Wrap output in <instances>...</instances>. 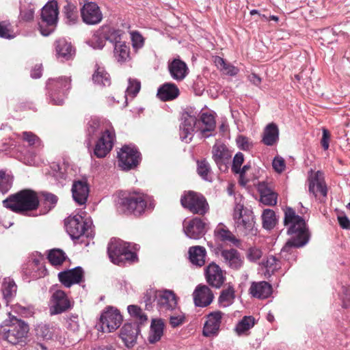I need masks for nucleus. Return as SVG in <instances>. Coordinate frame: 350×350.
Returning <instances> with one entry per match:
<instances>
[{"instance_id": "nucleus-58", "label": "nucleus", "mask_w": 350, "mask_h": 350, "mask_svg": "<svg viewBox=\"0 0 350 350\" xmlns=\"http://www.w3.org/2000/svg\"><path fill=\"white\" fill-rule=\"evenodd\" d=\"M23 139L24 141L28 142L29 146H40V138L31 132H23Z\"/></svg>"}, {"instance_id": "nucleus-13", "label": "nucleus", "mask_w": 350, "mask_h": 350, "mask_svg": "<svg viewBox=\"0 0 350 350\" xmlns=\"http://www.w3.org/2000/svg\"><path fill=\"white\" fill-rule=\"evenodd\" d=\"M71 308L70 301L62 290L55 291L50 298L49 312L51 315L65 312Z\"/></svg>"}, {"instance_id": "nucleus-51", "label": "nucleus", "mask_w": 350, "mask_h": 350, "mask_svg": "<svg viewBox=\"0 0 350 350\" xmlns=\"http://www.w3.org/2000/svg\"><path fill=\"white\" fill-rule=\"evenodd\" d=\"M141 89V83L136 79H129V85L126 88V93L127 95L134 98L138 94Z\"/></svg>"}, {"instance_id": "nucleus-27", "label": "nucleus", "mask_w": 350, "mask_h": 350, "mask_svg": "<svg viewBox=\"0 0 350 350\" xmlns=\"http://www.w3.org/2000/svg\"><path fill=\"white\" fill-rule=\"evenodd\" d=\"M224 262L231 269H239L243 265V258L236 249L224 250L221 252Z\"/></svg>"}, {"instance_id": "nucleus-38", "label": "nucleus", "mask_w": 350, "mask_h": 350, "mask_svg": "<svg viewBox=\"0 0 350 350\" xmlns=\"http://www.w3.org/2000/svg\"><path fill=\"white\" fill-rule=\"evenodd\" d=\"M92 81L94 83L100 86H109L111 78L103 67L96 64V70L92 75Z\"/></svg>"}, {"instance_id": "nucleus-9", "label": "nucleus", "mask_w": 350, "mask_h": 350, "mask_svg": "<svg viewBox=\"0 0 350 350\" xmlns=\"http://www.w3.org/2000/svg\"><path fill=\"white\" fill-rule=\"evenodd\" d=\"M118 165L124 171L134 169L139 164L141 153L135 147L124 146L118 152Z\"/></svg>"}, {"instance_id": "nucleus-11", "label": "nucleus", "mask_w": 350, "mask_h": 350, "mask_svg": "<svg viewBox=\"0 0 350 350\" xmlns=\"http://www.w3.org/2000/svg\"><path fill=\"white\" fill-rule=\"evenodd\" d=\"M122 316L117 309L110 308L100 316V328L103 332H111L117 329L121 325Z\"/></svg>"}, {"instance_id": "nucleus-63", "label": "nucleus", "mask_w": 350, "mask_h": 350, "mask_svg": "<svg viewBox=\"0 0 350 350\" xmlns=\"http://www.w3.org/2000/svg\"><path fill=\"white\" fill-rule=\"evenodd\" d=\"M57 197L52 193H46L44 195V204L48 206L49 209L53 207L57 202Z\"/></svg>"}, {"instance_id": "nucleus-42", "label": "nucleus", "mask_w": 350, "mask_h": 350, "mask_svg": "<svg viewBox=\"0 0 350 350\" xmlns=\"http://www.w3.org/2000/svg\"><path fill=\"white\" fill-rule=\"evenodd\" d=\"M47 258L53 266H60L66 260V253L60 249H52L49 251Z\"/></svg>"}, {"instance_id": "nucleus-2", "label": "nucleus", "mask_w": 350, "mask_h": 350, "mask_svg": "<svg viewBox=\"0 0 350 350\" xmlns=\"http://www.w3.org/2000/svg\"><path fill=\"white\" fill-rule=\"evenodd\" d=\"M118 209L126 215L141 216L146 210L154 207V200L141 193H124L117 202Z\"/></svg>"}, {"instance_id": "nucleus-28", "label": "nucleus", "mask_w": 350, "mask_h": 350, "mask_svg": "<svg viewBox=\"0 0 350 350\" xmlns=\"http://www.w3.org/2000/svg\"><path fill=\"white\" fill-rule=\"evenodd\" d=\"M214 235L217 240L221 242L232 244L234 246H239L241 244V241L223 224L217 226L214 230Z\"/></svg>"}, {"instance_id": "nucleus-20", "label": "nucleus", "mask_w": 350, "mask_h": 350, "mask_svg": "<svg viewBox=\"0 0 350 350\" xmlns=\"http://www.w3.org/2000/svg\"><path fill=\"white\" fill-rule=\"evenodd\" d=\"M224 313L219 310L210 312L203 327V335L206 337L216 336L219 330Z\"/></svg>"}, {"instance_id": "nucleus-25", "label": "nucleus", "mask_w": 350, "mask_h": 350, "mask_svg": "<svg viewBox=\"0 0 350 350\" xmlns=\"http://www.w3.org/2000/svg\"><path fill=\"white\" fill-rule=\"evenodd\" d=\"M249 293L253 297L265 299L272 294V286L266 281L253 282L249 288Z\"/></svg>"}, {"instance_id": "nucleus-22", "label": "nucleus", "mask_w": 350, "mask_h": 350, "mask_svg": "<svg viewBox=\"0 0 350 350\" xmlns=\"http://www.w3.org/2000/svg\"><path fill=\"white\" fill-rule=\"evenodd\" d=\"M193 297L196 306L206 307L213 301L214 295L208 286L200 284L196 288Z\"/></svg>"}, {"instance_id": "nucleus-32", "label": "nucleus", "mask_w": 350, "mask_h": 350, "mask_svg": "<svg viewBox=\"0 0 350 350\" xmlns=\"http://www.w3.org/2000/svg\"><path fill=\"white\" fill-rule=\"evenodd\" d=\"M189 256L191 262L200 267L205 264L206 251L202 246H193L189 249Z\"/></svg>"}, {"instance_id": "nucleus-60", "label": "nucleus", "mask_w": 350, "mask_h": 350, "mask_svg": "<svg viewBox=\"0 0 350 350\" xmlns=\"http://www.w3.org/2000/svg\"><path fill=\"white\" fill-rule=\"evenodd\" d=\"M262 252L261 250L256 247H252L249 248L247 253V258L252 262H256L259 260L262 257Z\"/></svg>"}, {"instance_id": "nucleus-21", "label": "nucleus", "mask_w": 350, "mask_h": 350, "mask_svg": "<svg viewBox=\"0 0 350 350\" xmlns=\"http://www.w3.org/2000/svg\"><path fill=\"white\" fill-rule=\"evenodd\" d=\"M197 118L187 112L183 113L180 125V136L183 141L188 143L191 140Z\"/></svg>"}, {"instance_id": "nucleus-46", "label": "nucleus", "mask_w": 350, "mask_h": 350, "mask_svg": "<svg viewBox=\"0 0 350 350\" xmlns=\"http://www.w3.org/2000/svg\"><path fill=\"white\" fill-rule=\"evenodd\" d=\"M200 120L205 126L202 129V133L204 135L206 132L213 131L215 130L216 122L213 115L208 113H203L201 115Z\"/></svg>"}, {"instance_id": "nucleus-48", "label": "nucleus", "mask_w": 350, "mask_h": 350, "mask_svg": "<svg viewBox=\"0 0 350 350\" xmlns=\"http://www.w3.org/2000/svg\"><path fill=\"white\" fill-rule=\"evenodd\" d=\"M128 312L139 321L136 323L137 325L138 323L143 324L148 320L147 316L142 312V310L136 305L129 306Z\"/></svg>"}, {"instance_id": "nucleus-55", "label": "nucleus", "mask_w": 350, "mask_h": 350, "mask_svg": "<svg viewBox=\"0 0 350 350\" xmlns=\"http://www.w3.org/2000/svg\"><path fill=\"white\" fill-rule=\"evenodd\" d=\"M0 37L5 39H11L14 37L10 23L5 21L0 22Z\"/></svg>"}, {"instance_id": "nucleus-17", "label": "nucleus", "mask_w": 350, "mask_h": 350, "mask_svg": "<svg viewBox=\"0 0 350 350\" xmlns=\"http://www.w3.org/2000/svg\"><path fill=\"white\" fill-rule=\"evenodd\" d=\"M83 21L88 25H96L101 22L103 14L99 6L94 2H87L81 8Z\"/></svg>"}, {"instance_id": "nucleus-62", "label": "nucleus", "mask_w": 350, "mask_h": 350, "mask_svg": "<svg viewBox=\"0 0 350 350\" xmlns=\"http://www.w3.org/2000/svg\"><path fill=\"white\" fill-rule=\"evenodd\" d=\"M330 137L331 135L329 131L327 129L323 128L321 145L325 150H327L329 148Z\"/></svg>"}, {"instance_id": "nucleus-47", "label": "nucleus", "mask_w": 350, "mask_h": 350, "mask_svg": "<svg viewBox=\"0 0 350 350\" xmlns=\"http://www.w3.org/2000/svg\"><path fill=\"white\" fill-rule=\"evenodd\" d=\"M64 14L70 23H75L78 20V10L76 5L71 3H68L64 7Z\"/></svg>"}, {"instance_id": "nucleus-16", "label": "nucleus", "mask_w": 350, "mask_h": 350, "mask_svg": "<svg viewBox=\"0 0 350 350\" xmlns=\"http://www.w3.org/2000/svg\"><path fill=\"white\" fill-rule=\"evenodd\" d=\"M308 187L310 193L316 198L319 195L325 198L327 194V189L324 180L323 174L321 171H310L308 176Z\"/></svg>"}, {"instance_id": "nucleus-10", "label": "nucleus", "mask_w": 350, "mask_h": 350, "mask_svg": "<svg viewBox=\"0 0 350 350\" xmlns=\"http://www.w3.org/2000/svg\"><path fill=\"white\" fill-rule=\"evenodd\" d=\"M233 217L237 228L241 229L245 234H247L252 230L254 224L252 212L250 210L244 209L243 205L239 204L236 205Z\"/></svg>"}, {"instance_id": "nucleus-1", "label": "nucleus", "mask_w": 350, "mask_h": 350, "mask_svg": "<svg viewBox=\"0 0 350 350\" xmlns=\"http://www.w3.org/2000/svg\"><path fill=\"white\" fill-rule=\"evenodd\" d=\"M284 224H291L288 234L291 238L282 249V253L289 252L292 247H301L309 240V232L306 228L305 220L296 215L292 208H286L284 212Z\"/></svg>"}, {"instance_id": "nucleus-59", "label": "nucleus", "mask_w": 350, "mask_h": 350, "mask_svg": "<svg viewBox=\"0 0 350 350\" xmlns=\"http://www.w3.org/2000/svg\"><path fill=\"white\" fill-rule=\"evenodd\" d=\"M244 161L243 154L241 152H238L235 154L232 161V171L238 174L241 172V166Z\"/></svg>"}, {"instance_id": "nucleus-52", "label": "nucleus", "mask_w": 350, "mask_h": 350, "mask_svg": "<svg viewBox=\"0 0 350 350\" xmlns=\"http://www.w3.org/2000/svg\"><path fill=\"white\" fill-rule=\"evenodd\" d=\"M198 168L197 171L198 174L204 180H208V176L211 172V167L208 163L205 160L202 159L197 161Z\"/></svg>"}, {"instance_id": "nucleus-41", "label": "nucleus", "mask_w": 350, "mask_h": 350, "mask_svg": "<svg viewBox=\"0 0 350 350\" xmlns=\"http://www.w3.org/2000/svg\"><path fill=\"white\" fill-rule=\"evenodd\" d=\"M235 299V291L232 286H228L221 291L218 299L219 304L223 307L231 305Z\"/></svg>"}, {"instance_id": "nucleus-26", "label": "nucleus", "mask_w": 350, "mask_h": 350, "mask_svg": "<svg viewBox=\"0 0 350 350\" xmlns=\"http://www.w3.org/2000/svg\"><path fill=\"white\" fill-rule=\"evenodd\" d=\"M168 70L171 77L178 81L183 80L189 73L186 63L179 58H175L169 62Z\"/></svg>"}, {"instance_id": "nucleus-64", "label": "nucleus", "mask_w": 350, "mask_h": 350, "mask_svg": "<svg viewBox=\"0 0 350 350\" xmlns=\"http://www.w3.org/2000/svg\"><path fill=\"white\" fill-rule=\"evenodd\" d=\"M237 143L243 150H247L252 146V144L249 142L248 138L241 135L237 138Z\"/></svg>"}, {"instance_id": "nucleus-19", "label": "nucleus", "mask_w": 350, "mask_h": 350, "mask_svg": "<svg viewBox=\"0 0 350 350\" xmlns=\"http://www.w3.org/2000/svg\"><path fill=\"white\" fill-rule=\"evenodd\" d=\"M178 297L172 291L165 290L158 292L157 306L160 311L173 312L177 308Z\"/></svg>"}, {"instance_id": "nucleus-34", "label": "nucleus", "mask_w": 350, "mask_h": 350, "mask_svg": "<svg viewBox=\"0 0 350 350\" xmlns=\"http://www.w3.org/2000/svg\"><path fill=\"white\" fill-rule=\"evenodd\" d=\"M212 153L213 159L219 168L222 165H226L231 157L230 152L224 145L214 146Z\"/></svg>"}, {"instance_id": "nucleus-3", "label": "nucleus", "mask_w": 350, "mask_h": 350, "mask_svg": "<svg viewBox=\"0 0 350 350\" xmlns=\"http://www.w3.org/2000/svg\"><path fill=\"white\" fill-rule=\"evenodd\" d=\"M7 209L18 214H25L38 209L40 200L38 193L30 189H22L10 195L2 202Z\"/></svg>"}, {"instance_id": "nucleus-5", "label": "nucleus", "mask_w": 350, "mask_h": 350, "mask_svg": "<svg viewBox=\"0 0 350 350\" xmlns=\"http://www.w3.org/2000/svg\"><path fill=\"white\" fill-rule=\"evenodd\" d=\"M29 325L23 321L18 319L14 322L0 330L2 338L13 346H25L29 333Z\"/></svg>"}, {"instance_id": "nucleus-57", "label": "nucleus", "mask_w": 350, "mask_h": 350, "mask_svg": "<svg viewBox=\"0 0 350 350\" xmlns=\"http://www.w3.org/2000/svg\"><path fill=\"white\" fill-rule=\"evenodd\" d=\"M158 292L159 291H155L152 289L146 291L143 299L144 302L146 304V308L147 310H149L150 308H152V304L153 301H154L156 299L157 300Z\"/></svg>"}, {"instance_id": "nucleus-12", "label": "nucleus", "mask_w": 350, "mask_h": 350, "mask_svg": "<svg viewBox=\"0 0 350 350\" xmlns=\"http://www.w3.org/2000/svg\"><path fill=\"white\" fill-rule=\"evenodd\" d=\"M66 232L72 239H79L88 230V224L80 215L69 216L65 219Z\"/></svg>"}, {"instance_id": "nucleus-15", "label": "nucleus", "mask_w": 350, "mask_h": 350, "mask_svg": "<svg viewBox=\"0 0 350 350\" xmlns=\"http://www.w3.org/2000/svg\"><path fill=\"white\" fill-rule=\"evenodd\" d=\"M113 131L106 129L96 144L94 153L98 158H104L111 150L115 140Z\"/></svg>"}, {"instance_id": "nucleus-30", "label": "nucleus", "mask_w": 350, "mask_h": 350, "mask_svg": "<svg viewBox=\"0 0 350 350\" xmlns=\"http://www.w3.org/2000/svg\"><path fill=\"white\" fill-rule=\"evenodd\" d=\"M260 195V201L265 205L273 206L277 202V193H275L271 186L265 183H259L257 187Z\"/></svg>"}, {"instance_id": "nucleus-40", "label": "nucleus", "mask_w": 350, "mask_h": 350, "mask_svg": "<svg viewBox=\"0 0 350 350\" xmlns=\"http://www.w3.org/2000/svg\"><path fill=\"white\" fill-rule=\"evenodd\" d=\"M164 324L161 320H153L150 327L148 336L150 343H155L159 341L163 334Z\"/></svg>"}, {"instance_id": "nucleus-56", "label": "nucleus", "mask_w": 350, "mask_h": 350, "mask_svg": "<svg viewBox=\"0 0 350 350\" xmlns=\"http://www.w3.org/2000/svg\"><path fill=\"white\" fill-rule=\"evenodd\" d=\"M130 33L133 49L137 50L142 48L144 45V38L143 36L137 31H131Z\"/></svg>"}, {"instance_id": "nucleus-45", "label": "nucleus", "mask_w": 350, "mask_h": 350, "mask_svg": "<svg viewBox=\"0 0 350 350\" xmlns=\"http://www.w3.org/2000/svg\"><path fill=\"white\" fill-rule=\"evenodd\" d=\"M262 219L263 227L266 229H272L276 224L275 214L272 210H265L262 215Z\"/></svg>"}, {"instance_id": "nucleus-35", "label": "nucleus", "mask_w": 350, "mask_h": 350, "mask_svg": "<svg viewBox=\"0 0 350 350\" xmlns=\"http://www.w3.org/2000/svg\"><path fill=\"white\" fill-rule=\"evenodd\" d=\"M101 34L103 38L109 41L115 46L118 42H122L124 32L123 30L115 29L111 27H103Z\"/></svg>"}, {"instance_id": "nucleus-39", "label": "nucleus", "mask_w": 350, "mask_h": 350, "mask_svg": "<svg viewBox=\"0 0 350 350\" xmlns=\"http://www.w3.org/2000/svg\"><path fill=\"white\" fill-rule=\"evenodd\" d=\"M213 62L217 68L222 71L225 75L236 76L239 71L238 68L226 62L224 59L219 56H215L213 57Z\"/></svg>"}, {"instance_id": "nucleus-61", "label": "nucleus", "mask_w": 350, "mask_h": 350, "mask_svg": "<svg viewBox=\"0 0 350 350\" xmlns=\"http://www.w3.org/2000/svg\"><path fill=\"white\" fill-rule=\"evenodd\" d=\"M273 168L278 173L282 172L286 167L284 159L280 157H275L272 162Z\"/></svg>"}, {"instance_id": "nucleus-33", "label": "nucleus", "mask_w": 350, "mask_h": 350, "mask_svg": "<svg viewBox=\"0 0 350 350\" xmlns=\"http://www.w3.org/2000/svg\"><path fill=\"white\" fill-rule=\"evenodd\" d=\"M279 139V130L275 123H269L265 129L262 142L267 146L274 145Z\"/></svg>"}, {"instance_id": "nucleus-31", "label": "nucleus", "mask_w": 350, "mask_h": 350, "mask_svg": "<svg viewBox=\"0 0 350 350\" xmlns=\"http://www.w3.org/2000/svg\"><path fill=\"white\" fill-rule=\"evenodd\" d=\"M179 90L174 83H165L157 92V96L163 101L171 100L178 97Z\"/></svg>"}, {"instance_id": "nucleus-6", "label": "nucleus", "mask_w": 350, "mask_h": 350, "mask_svg": "<svg viewBox=\"0 0 350 350\" xmlns=\"http://www.w3.org/2000/svg\"><path fill=\"white\" fill-rule=\"evenodd\" d=\"M59 10L57 2L49 1L41 10V21L39 28L42 35L47 36L54 31L58 21Z\"/></svg>"}, {"instance_id": "nucleus-14", "label": "nucleus", "mask_w": 350, "mask_h": 350, "mask_svg": "<svg viewBox=\"0 0 350 350\" xmlns=\"http://www.w3.org/2000/svg\"><path fill=\"white\" fill-rule=\"evenodd\" d=\"M204 275L206 282L215 288H220L226 280L225 271L213 262L206 267Z\"/></svg>"}, {"instance_id": "nucleus-24", "label": "nucleus", "mask_w": 350, "mask_h": 350, "mask_svg": "<svg viewBox=\"0 0 350 350\" xmlns=\"http://www.w3.org/2000/svg\"><path fill=\"white\" fill-rule=\"evenodd\" d=\"M183 226L186 235L193 239H198L205 233V224L198 217L192 219L187 224L184 223Z\"/></svg>"}, {"instance_id": "nucleus-8", "label": "nucleus", "mask_w": 350, "mask_h": 350, "mask_svg": "<svg viewBox=\"0 0 350 350\" xmlns=\"http://www.w3.org/2000/svg\"><path fill=\"white\" fill-rule=\"evenodd\" d=\"M47 85L51 91V96L53 103L62 105L64 103L67 91L71 88V79L68 77H61L49 79Z\"/></svg>"}, {"instance_id": "nucleus-49", "label": "nucleus", "mask_w": 350, "mask_h": 350, "mask_svg": "<svg viewBox=\"0 0 350 350\" xmlns=\"http://www.w3.org/2000/svg\"><path fill=\"white\" fill-rule=\"evenodd\" d=\"M34 7L31 4L23 5L21 7L19 18L21 21L29 22L33 19Z\"/></svg>"}, {"instance_id": "nucleus-36", "label": "nucleus", "mask_w": 350, "mask_h": 350, "mask_svg": "<svg viewBox=\"0 0 350 350\" xmlns=\"http://www.w3.org/2000/svg\"><path fill=\"white\" fill-rule=\"evenodd\" d=\"M55 51L59 57L67 60L72 58L75 53L72 44L65 39H59L55 42Z\"/></svg>"}, {"instance_id": "nucleus-37", "label": "nucleus", "mask_w": 350, "mask_h": 350, "mask_svg": "<svg viewBox=\"0 0 350 350\" xmlns=\"http://www.w3.org/2000/svg\"><path fill=\"white\" fill-rule=\"evenodd\" d=\"M113 56L119 63L126 62L130 58V47L125 42H118L113 46Z\"/></svg>"}, {"instance_id": "nucleus-54", "label": "nucleus", "mask_w": 350, "mask_h": 350, "mask_svg": "<svg viewBox=\"0 0 350 350\" xmlns=\"http://www.w3.org/2000/svg\"><path fill=\"white\" fill-rule=\"evenodd\" d=\"M173 314H170V323L173 327H176L181 325L185 322V315L184 314L176 309L173 311Z\"/></svg>"}, {"instance_id": "nucleus-53", "label": "nucleus", "mask_w": 350, "mask_h": 350, "mask_svg": "<svg viewBox=\"0 0 350 350\" xmlns=\"http://www.w3.org/2000/svg\"><path fill=\"white\" fill-rule=\"evenodd\" d=\"M36 331L37 334L44 340H51L53 337L54 329L49 325H41Z\"/></svg>"}, {"instance_id": "nucleus-7", "label": "nucleus", "mask_w": 350, "mask_h": 350, "mask_svg": "<svg viewBox=\"0 0 350 350\" xmlns=\"http://www.w3.org/2000/svg\"><path fill=\"white\" fill-rule=\"evenodd\" d=\"M180 204L193 214L204 215L209 210L208 204L205 197L200 193L185 191L180 198Z\"/></svg>"}, {"instance_id": "nucleus-44", "label": "nucleus", "mask_w": 350, "mask_h": 350, "mask_svg": "<svg viewBox=\"0 0 350 350\" xmlns=\"http://www.w3.org/2000/svg\"><path fill=\"white\" fill-rule=\"evenodd\" d=\"M17 286L10 279H5L2 284V292L4 298L9 301L16 293Z\"/></svg>"}, {"instance_id": "nucleus-18", "label": "nucleus", "mask_w": 350, "mask_h": 350, "mask_svg": "<svg viewBox=\"0 0 350 350\" xmlns=\"http://www.w3.org/2000/svg\"><path fill=\"white\" fill-rule=\"evenodd\" d=\"M58 279L64 286L70 288L72 285L79 284L83 281L84 271L81 267H77L74 269L59 272Z\"/></svg>"}, {"instance_id": "nucleus-50", "label": "nucleus", "mask_w": 350, "mask_h": 350, "mask_svg": "<svg viewBox=\"0 0 350 350\" xmlns=\"http://www.w3.org/2000/svg\"><path fill=\"white\" fill-rule=\"evenodd\" d=\"M12 186V177L4 172L0 171V191L5 193L11 189Z\"/></svg>"}, {"instance_id": "nucleus-43", "label": "nucleus", "mask_w": 350, "mask_h": 350, "mask_svg": "<svg viewBox=\"0 0 350 350\" xmlns=\"http://www.w3.org/2000/svg\"><path fill=\"white\" fill-rule=\"evenodd\" d=\"M254 325L255 319L252 316H245L236 325L235 332L239 336H241L250 330Z\"/></svg>"}, {"instance_id": "nucleus-29", "label": "nucleus", "mask_w": 350, "mask_h": 350, "mask_svg": "<svg viewBox=\"0 0 350 350\" xmlns=\"http://www.w3.org/2000/svg\"><path fill=\"white\" fill-rule=\"evenodd\" d=\"M89 187L86 182L75 181L73 183L72 192L75 201L80 205L85 204L89 195Z\"/></svg>"}, {"instance_id": "nucleus-23", "label": "nucleus", "mask_w": 350, "mask_h": 350, "mask_svg": "<svg viewBox=\"0 0 350 350\" xmlns=\"http://www.w3.org/2000/svg\"><path fill=\"white\" fill-rule=\"evenodd\" d=\"M139 332V328L137 323H125L120 329V336L126 347L131 348L136 343Z\"/></svg>"}, {"instance_id": "nucleus-4", "label": "nucleus", "mask_w": 350, "mask_h": 350, "mask_svg": "<svg viewBox=\"0 0 350 350\" xmlns=\"http://www.w3.org/2000/svg\"><path fill=\"white\" fill-rule=\"evenodd\" d=\"M107 254L111 262L119 266L137 261V254L131 250L130 244L120 239L110 240Z\"/></svg>"}]
</instances>
